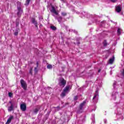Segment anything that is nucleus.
Instances as JSON below:
<instances>
[{
    "mask_svg": "<svg viewBox=\"0 0 124 124\" xmlns=\"http://www.w3.org/2000/svg\"><path fill=\"white\" fill-rule=\"evenodd\" d=\"M62 16H59L57 20L59 23H61L62 20Z\"/></svg>",
    "mask_w": 124,
    "mask_h": 124,
    "instance_id": "obj_16",
    "label": "nucleus"
},
{
    "mask_svg": "<svg viewBox=\"0 0 124 124\" xmlns=\"http://www.w3.org/2000/svg\"><path fill=\"white\" fill-rule=\"evenodd\" d=\"M41 26H42V25H40V27H41Z\"/></svg>",
    "mask_w": 124,
    "mask_h": 124,
    "instance_id": "obj_37",
    "label": "nucleus"
},
{
    "mask_svg": "<svg viewBox=\"0 0 124 124\" xmlns=\"http://www.w3.org/2000/svg\"><path fill=\"white\" fill-rule=\"evenodd\" d=\"M50 29L52 30V31H56V30H57V28L54 26H51Z\"/></svg>",
    "mask_w": 124,
    "mask_h": 124,
    "instance_id": "obj_17",
    "label": "nucleus"
},
{
    "mask_svg": "<svg viewBox=\"0 0 124 124\" xmlns=\"http://www.w3.org/2000/svg\"><path fill=\"white\" fill-rule=\"evenodd\" d=\"M9 97H12V96L13 95V93L10 92L8 93Z\"/></svg>",
    "mask_w": 124,
    "mask_h": 124,
    "instance_id": "obj_20",
    "label": "nucleus"
},
{
    "mask_svg": "<svg viewBox=\"0 0 124 124\" xmlns=\"http://www.w3.org/2000/svg\"><path fill=\"white\" fill-rule=\"evenodd\" d=\"M97 95H98V91H96L95 94L94 95V96L93 97V100L94 99H95V98H96V96H97Z\"/></svg>",
    "mask_w": 124,
    "mask_h": 124,
    "instance_id": "obj_12",
    "label": "nucleus"
},
{
    "mask_svg": "<svg viewBox=\"0 0 124 124\" xmlns=\"http://www.w3.org/2000/svg\"><path fill=\"white\" fill-rule=\"evenodd\" d=\"M10 104H11V106L13 105V104L12 103V102L11 101H9Z\"/></svg>",
    "mask_w": 124,
    "mask_h": 124,
    "instance_id": "obj_28",
    "label": "nucleus"
},
{
    "mask_svg": "<svg viewBox=\"0 0 124 124\" xmlns=\"http://www.w3.org/2000/svg\"><path fill=\"white\" fill-rule=\"evenodd\" d=\"M18 25H19V24H18V23L16 24V25H17V26H18Z\"/></svg>",
    "mask_w": 124,
    "mask_h": 124,
    "instance_id": "obj_35",
    "label": "nucleus"
},
{
    "mask_svg": "<svg viewBox=\"0 0 124 124\" xmlns=\"http://www.w3.org/2000/svg\"><path fill=\"white\" fill-rule=\"evenodd\" d=\"M39 110L38 109V108H35L34 110V114H37V112H38Z\"/></svg>",
    "mask_w": 124,
    "mask_h": 124,
    "instance_id": "obj_21",
    "label": "nucleus"
},
{
    "mask_svg": "<svg viewBox=\"0 0 124 124\" xmlns=\"http://www.w3.org/2000/svg\"><path fill=\"white\" fill-rule=\"evenodd\" d=\"M70 90H71V87H70V86L68 85L66 86L61 94V96H62V97H63V96H65L67 93H69Z\"/></svg>",
    "mask_w": 124,
    "mask_h": 124,
    "instance_id": "obj_1",
    "label": "nucleus"
},
{
    "mask_svg": "<svg viewBox=\"0 0 124 124\" xmlns=\"http://www.w3.org/2000/svg\"><path fill=\"white\" fill-rule=\"evenodd\" d=\"M66 84V81H65V80H64L63 78H61L59 79V86H60V87H62V88H63V87L65 86Z\"/></svg>",
    "mask_w": 124,
    "mask_h": 124,
    "instance_id": "obj_3",
    "label": "nucleus"
},
{
    "mask_svg": "<svg viewBox=\"0 0 124 124\" xmlns=\"http://www.w3.org/2000/svg\"><path fill=\"white\" fill-rule=\"evenodd\" d=\"M29 73H30V74H32V68H30Z\"/></svg>",
    "mask_w": 124,
    "mask_h": 124,
    "instance_id": "obj_23",
    "label": "nucleus"
},
{
    "mask_svg": "<svg viewBox=\"0 0 124 124\" xmlns=\"http://www.w3.org/2000/svg\"><path fill=\"white\" fill-rule=\"evenodd\" d=\"M80 43H78V44H79Z\"/></svg>",
    "mask_w": 124,
    "mask_h": 124,
    "instance_id": "obj_36",
    "label": "nucleus"
},
{
    "mask_svg": "<svg viewBox=\"0 0 124 124\" xmlns=\"http://www.w3.org/2000/svg\"><path fill=\"white\" fill-rule=\"evenodd\" d=\"M32 22L33 24H34L36 27V28H38L37 27V22L35 21V19L34 18L32 19Z\"/></svg>",
    "mask_w": 124,
    "mask_h": 124,
    "instance_id": "obj_10",
    "label": "nucleus"
},
{
    "mask_svg": "<svg viewBox=\"0 0 124 124\" xmlns=\"http://www.w3.org/2000/svg\"><path fill=\"white\" fill-rule=\"evenodd\" d=\"M30 1H31V0H26L25 5H29V4H30Z\"/></svg>",
    "mask_w": 124,
    "mask_h": 124,
    "instance_id": "obj_19",
    "label": "nucleus"
},
{
    "mask_svg": "<svg viewBox=\"0 0 124 124\" xmlns=\"http://www.w3.org/2000/svg\"><path fill=\"white\" fill-rule=\"evenodd\" d=\"M86 103H87V101H84L82 103H81L80 105H79V107L78 108V114H81V113H83V107H84V106H85V104H86Z\"/></svg>",
    "mask_w": 124,
    "mask_h": 124,
    "instance_id": "obj_2",
    "label": "nucleus"
},
{
    "mask_svg": "<svg viewBox=\"0 0 124 124\" xmlns=\"http://www.w3.org/2000/svg\"><path fill=\"white\" fill-rule=\"evenodd\" d=\"M14 107V106L13 105H12L11 106L9 107L8 108L9 112H11V111L13 110Z\"/></svg>",
    "mask_w": 124,
    "mask_h": 124,
    "instance_id": "obj_11",
    "label": "nucleus"
},
{
    "mask_svg": "<svg viewBox=\"0 0 124 124\" xmlns=\"http://www.w3.org/2000/svg\"><path fill=\"white\" fill-rule=\"evenodd\" d=\"M34 71H35V72H36L37 71V67H35Z\"/></svg>",
    "mask_w": 124,
    "mask_h": 124,
    "instance_id": "obj_27",
    "label": "nucleus"
},
{
    "mask_svg": "<svg viewBox=\"0 0 124 124\" xmlns=\"http://www.w3.org/2000/svg\"><path fill=\"white\" fill-rule=\"evenodd\" d=\"M17 4H21V2H17Z\"/></svg>",
    "mask_w": 124,
    "mask_h": 124,
    "instance_id": "obj_32",
    "label": "nucleus"
},
{
    "mask_svg": "<svg viewBox=\"0 0 124 124\" xmlns=\"http://www.w3.org/2000/svg\"><path fill=\"white\" fill-rule=\"evenodd\" d=\"M20 83L21 85L22 88L25 90H27V88L28 86L27 85V83L24 81V79H21L20 80Z\"/></svg>",
    "mask_w": 124,
    "mask_h": 124,
    "instance_id": "obj_4",
    "label": "nucleus"
},
{
    "mask_svg": "<svg viewBox=\"0 0 124 124\" xmlns=\"http://www.w3.org/2000/svg\"><path fill=\"white\" fill-rule=\"evenodd\" d=\"M20 109L22 110V111H25L27 109V106H26L25 104H22L20 105Z\"/></svg>",
    "mask_w": 124,
    "mask_h": 124,
    "instance_id": "obj_6",
    "label": "nucleus"
},
{
    "mask_svg": "<svg viewBox=\"0 0 124 124\" xmlns=\"http://www.w3.org/2000/svg\"><path fill=\"white\" fill-rule=\"evenodd\" d=\"M13 118H14L13 116H10L9 119L7 120V122L6 123V124H10V123H11V121H12V120H13Z\"/></svg>",
    "mask_w": 124,
    "mask_h": 124,
    "instance_id": "obj_8",
    "label": "nucleus"
},
{
    "mask_svg": "<svg viewBox=\"0 0 124 124\" xmlns=\"http://www.w3.org/2000/svg\"><path fill=\"white\" fill-rule=\"evenodd\" d=\"M77 99H78V96H76L74 97V100H77Z\"/></svg>",
    "mask_w": 124,
    "mask_h": 124,
    "instance_id": "obj_25",
    "label": "nucleus"
},
{
    "mask_svg": "<svg viewBox=\"0 0 124 124\" xmlns=\"http://www.w3.org/2000/svg\"><path fill=\"white\" fill-rule=\"evenodd\" d=\"M100 71H101V70L99 69V70H98V72H100Z\"/></svg>",
    "mask_w": 124,
    "mask_h": 124,
    "instance_id": "obj_33",
    "label": "nucleus"
},
{
    "mask_svg": "<svg viewBox=\"0 0 124 124\" xmlns=\"http://www.w3.org/2000/svg\"><path fill=\"white\" fill-rule=\"evenodd\" d=\"M117 33L118 35H121L122 34V29L120 28H118L117 30Z\"/></svg>",
    "mask_w": 124,
    "mask_h": 124,
    "instance_id": "obj_14",
    "label": "nucleus"
},
{
    "mask_svg": "<svg viewBox=\"0 0 124 124\" xmlns=\"http://www.w3.org/2000/svg\"><path fill=\"white\" fill-rule=\"evenodd\" d=\"M110 1H111V2H117V0H110Z\"/></svg>",
    "mask_w": 124,
    "mask_h": 124,
    "instance_id": "obj_26",
    "label": "nucleus"
},
{
    "mask_svg": "<svg viewBox=\"0 0 124 124\" xmlns=\"http://www.w3.org/2000/svg\"><path fill=\"white\" fill-rule=\"evenodd\" d=\"M115 60V58L113 57L111 59H110L109 60V63H110L111 64H112V63H113V62H114V61Z\"/></svg>",
    "mask_w": 124,
    "mask_h": 124,
    "instance_id": "obj_13",
    "label": "nucleus"
},
{
    "mask_svg": "<svg viewBox=\"0 0 124 124\" xmlns=\"http://www.w3.org/2000/svg\"><path fill=\"white\" fill-rule=\"evenodd\" d=\"M62 0V1H63V0Z\"/></svg>",
    "mask_w": 124,
    "mask_h": 124,
    "instance_id": "obj_34",
    "label": "nucleus"
},
{
    "mask_svg": "<svg viewBox=\"0 0 124 124\" xmlns=\"http://www.w3.org/2000/svg\"><path fill=\"white\" fill-rule=\"evenodd\" d=\"M17 10L18 12H17V15L19 16L20 15L22 14V12H23V10L22 9H21V7L17 6Z\"/></svg>",
    "mask_w": 124,
    "mask_h": 124,
    "instance_id": "obj_9",
    "label": "nucleus"
},
{
    "mask_svg": "<svg viewBox=\"0 0 124 124\" xmlns=\"http://www.w3.org/2000/svg\"><path fill=\"white\" fill-rule=\"evenodd\" d=\"M62 16H66V15H67V14L65 12H62L61 13Z\"/></svg>",
    "mask_w": 124,
    "mask_h": 124,
    "instance_id": "obj_22",
    "label": "nucleus"
},
{
    "mask_svg": "<svg viewBox=\"0 0 124 124\" xmlns=\"http://www.w3.org/2000/svg\"><path fill=\"white\" fill-rule=\"evenodd\" d=\"M52 65L51 64H48L46 66V68H48V69H52Z\"/></svg>",
    "mask_w": 124,
    "mask_h": 124,
    "instance_id": "obj_18",
    "label": "nucleus"
},
{
    "mask_svg": "<svg viewBox=\"0 0 124 124\" xmlns=\"http://www.w3.org/2000/svg\"><path fill=\"white\" fill-rule=\"evenodd\" d=\"M50 12H51V13H53L52 16H55V15H59V13L57 11L56 8H55L54 6H52Z\"/></svg>",
    "mask_w": 124,
    "mask_h": 124,
    "instance_id": "obj_5",
    "label": "nucleus"
},
{
    "mask_svg": "<svg viewBox=\"0 0 124 124\" xmlns=\"http://www.w3.org/2000/svg\"><path fill=\"white\" fill-rule=\"evenodd\" d=\"M15 35H18V32H16L15 33Z\"/></svg>",
    "mask_w": 124,
    "mask_h": 124,
    "instance_id": "obj_30",
    "label": "nucleus"
},
{
    "mask_svg": "<svg viewBox=\"0 0 124 124\" xmlns=\"http://www.w3.org/2000/svg\"><path fill=\"white\" fill-rule=\"evenodd\" d=\"M115 9L117 13H120V12L122 11V7H121L120 5H118L116 7Z\"/></svg>",
    "mask_w": 124,
    "mask_h": 124,
    "instance_id": "obj_7",
    "label": "nucleus"
},
{
    "mask_svg": "<svg viewBox=\"0 0 124 124\" xmlns=\"http://www.w3.org/2000/svg\"><path fill=\"white\" fill-rule=\"evenodd\" d=\"M103 44L105 47H106V46L108 45V43H107V41H106V40H105L103 43Z\"/></svg>",
    "mask_w": 124,
    "mask_h": 124,
    "instance_id": "obj_15",
    "label": "nucleus"
},
{
    "mask_svg": "<svg viewBox=\"0 0 124 124\" xmlns=\"http://www.w3.org/2000/svg\"><path fill=\"white\" fill-rule=\"evenodd\" d=\"M121 74L124 77V68L123 69V71L121 72Z\"/></svg>",
    "mask_w": 124,
    "mask_h": 124,
    "instance_id": "obj_24",
    "label": "nucleus"
},
{
    "mask_svg": "<svg viewBox=\"0 0 124 124\" xmlns=\"http://www.w3.org/2000/svg\"><path fill=\"white\" fill-rule=\"evenodd\" d=\"M36 64H37V67H38V65L39 64V62H36Z\"/></svg>",
    "mask_w": 124,
    "mask_h": 124,
    "instance_id": "obj_29",
    "label": "nucleus"
},
{
    "mask_svg": "<svg viewBox=\"0 0 124 124\" xmlns=\"http://www.w3.org/2000/svg\"><path fill=\"white\" fill-rule=\"evenodd\" d=\"M72 31H73V32H76V31L75 30H72Z\"/></svg>",
    "mask_w": 124,
    "mask_h": 124,
    "instance_id": "obj_31",
    "label": "nucleus"
}]
</instances>
